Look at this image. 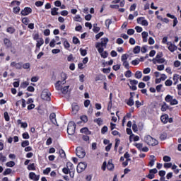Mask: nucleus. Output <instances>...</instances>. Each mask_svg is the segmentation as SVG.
Here are the masks:
<instances>
[{"mask_svg":"<svg viewBox=\"0 0 181 181\" xmlns=\"http://www.w3.org/2000/svg\"><path fill=\"white\" fill-rule=\"evenodd\" d=\"M108 42L109 40L107 37H103L101 38L100 42L95 43V47L98 49V53H102V52H104V49H107Z\"/></svg>","mask_w":181,"mask_h":181,"instance_id":"obj_1","label":"nucleus"},{"mask_svg":"<svg viewBox=\"0 0 181 181\" xmlns=\"http://www.w3.org/2000/svg\"><path fill=\"white\" fill-rule=\"evenodd\" d=\"M144 141L149 146H156V145L159 144V141H158L156 139H154L151 135L144 136Z\"/></svg>","mask_w":181,"mask_h":181,"instance_id":"obj_2","label":"nucleus"},{"mask_svg":"<svg viewBox=\"0 0 181 181\" xmlns=\"http://www.w3.org/2000/svg\"><path fill=\"white\" fill-rule=\"evenodd\" d=\"M61 80H62V81H58L55 83L56 90H60L62 88V86H60V84H66V80H67V74H66V73H61Z\"/></svg>","mask_w":181,"mask_h":181,"instance_id":"obj_3","label":"nucleus"},{"mask_svg":"<svg viewBox=\"0 0 181 181\" xmlns=\"http://www.w3.org/2000/svg\"><path fill=\"white\" fill-rule=\"evenodd\" d=\"M76 133V123L74 122H69L67 127L68 135H74Z\"/></svg>","mask_w":181,"mask_h":181,"instance_id":"obj_4","label":"nucleus"},{"mask_svg":"<svg viewBox=\"0 0 181 181\" xmlns=\"http://www.w3.org/2000/svg\"><path fill=\"white\" fill-rule=\"evenodd\" d=\"M52 93L48 90H44L41 93V98L45 101H50Z\"/></svg>","mask_w":181,"mask_h":181,"instance_id":"obj_5","label":"nucleus"},{"mask_svg":"<svg viewBox=\"0 0 181 181\" xmlns=\"http://www.w3.org/2000/svg\"><path fill=\"white\" fill-rule=\"evenodd\" d=\"M76 154L78 158H80V159H83L84 156H86V151L84 149L81 147H77L76 148Z\"/></svg>","mask_w":181,"mask_h":181,"instance_id":"obj_6","label":"nucleus"},{"mask_svg":"<svg viewBox=\"0 0 181 181\" xmlns=\"http://www.w3.org/2000/svg\"><path fill=\"white\" fill-rule=\"evenodd\" d=\"M86 168H87V163L81 162L78 164L76 170L78 173H81V172H83V170H86Z\"/></svg>","mask_w":181,"mask_h":181,"instance_id":"obj_7","label":"nucleus"},{"mask_svg":"<svg viewBox=\"0 0 181 181\" xmlns=\"http://www.w3.org/2000/svg\"><path fill=\"white\" fill-rule=\"evenodd\" d=\"M129 83L131 86L129 85V89L132 90V91H136L138 90V88L136 87V84H138V81L135 79H129Z\"/></svg>","mask_w":181,"mask_h":181,"instance_id":"obj_8","label":"nucleus"},{"mask_svg":"<svg viewBox=\"0 0 181 181\" xmlns=\"http://www.w3.org/2000/svg\"><path fill=\"white\" fill-rule=\"evenodd\" d=\"M32 8L30 7H25L24 9H23L21 11V15L22 16H28V15H30L32 13Z\"/></svg>","mask_w":181,"mask_h":181,"instance_id":"obj_9","label":"nucleus"},{"mask_svg":"<svg viewBox=\"0 0 181 181\" xmlns=\"http://www.w3.org/2000/svg\"><path fill=\"white\" fill-rule=\"evenodd\" d=\"M168 49L169 51L171 52V53H173V52H175V50H177V46L173 44L172 42H167Z\"/></svg>","mask_w":181,"mask_h":181,"instance_id":"obj_10","label":"nucleus"},{"mask_svg":"<svg viewBox=\"0 0 181 181\" xmlns=\"http://www.w3.org/2000/svg\"><path fill=\"white\" fill-rule=\"evenodd\" d=\"M22 65H23L22 62L16 63V62H13L10 64L11 67H15L17 70H21Z\"/></svg>","mask_w":181,"mask_h":181,"instance_id":"obj_11","label":"nucleus"},{"mask_svg":"<svg viewBox=\"0 0 181 181\" xmlns=\"http://www.w3.org/2000/svg\"><path fill=\"white\" fill-rule=\"evenodd\" d=\"M71 108H72V114L76 115V113L78 112V110H80V106H78L77 103H74L71 105Z\"/></svg>","mask_w":181,"mask_h":181,"instance_id":"obj_12","label":"nucleus"},{"mask_svg":"<svg viewBox=\"0 0 181 181\" xmlns=\"http://www.w3.org/2000/svg\"><path fill=\"white\" fill-rule=\"evenodd\" d=\"M166 16L168 18H170V19H173V28H175V26H176V25H177V23H179V21H177V18H176L174 15H172L170 13H167Z\"/></svg>","mask_w":181,"mask_h":181,"instance_id":"obj_13","label":"nucleus"},{"mask_svg":"<svg viewBox=\"0 0 181 181\" xmlns=\"http://www.w3.org/2000/svg\"><path fill=\"white\" fill-rule=\"evenodd\" d=\"M49 119L54 125H57L59 127V124H57V120L56 119V113L52 112L49 115Z\"/></svg>","mask_w":181,"mask_h":181,"instance_id":"obj_14","label":"nucleus"},{"mask_svg":"<svg viewBox=\"0 0 181 181\" xmlns=\"http://www.w3.org/2000/svg\"><path fill=\"white\" fill-rule=\"evenodd\" d=\"M29 177L31 179V180L33 181H39L40 175H37L35 173L31 172L29 173Z\"/></svg>","mask_w":181,"mask_h":181,"instance_id":"obj_15","label":"nucleus"},{"mask_svg":"<svg viewBox=\"0 0 181 181\" xmlns=\"http://www.w3.org/2000/svg\"><path fill=\"white\" fill-rule=\"evenodd\" d=\"M162 57H163V52H158L156 57L152 59L153 64H156V61L158 60L159 59H162Z\"/></svg>","mask_w":181,"mask_h":181,"instance_id":"obj_16","label":"nucleus"},{"mask_svg":"<svg viewBox=\"0 0 181 181\" xmlns=\"http://www.w3.org/2000/svg\"><path fill=\"white\" fill-rule=\"evenodd\" d=\"M169 119V115L168 114H165L161 115L160 117V121L163 122V124H168Z\"/></svg>","mask_w":181,"mask_h":181,"instance_id":"obj_17","label":"nucleus"},{"mask_svg":"<svg viewBox=\"0 0 181 181\" xmlns=\"http://www.w3.org/2000/svg\"><path fill=\"white\" fill-rule=\"evenodd\" d=\"M4 45L6 46V47L7 49H9V47H12V42H11L10 39L4 38Z\"/></svg>","mask_w":181,"mask_h":181,"instance_id":"obj_18","label":"nucleus"},{"mask_svg":"<svg viewBox=\"0 0 181 181\" xmlns=\"http://www.w3.org/2000/svg\"><path fill=\"white\" fill-rule=\"evenodd\" d=\"M44 43H45V40H43V38H40L39 40H37V44H36L37 49H38V50H40V47L42 46V45H44Z\"/></svg>","mask_w":181,"mask_h":181,"instance_id":"obj_19","label":"nucleus"},{"mask_svg":"<svg viewBox=\"0 0 181 181\" xmlns=\"http://www.w3.org/2000/svg\"><path fill=\"white\" fill-rule=\"evenodd\" d=\"M57 11H59L58 8L54 7V8H51V15L52 16H56L59 15V12H57Z\"/></svg>","mask_w":181,"mask_h":181,"instance_id":"obj_20","label":"nucleus"},{"mask_svg":"<svg viewBox=\"0 0 181 181\" xmlns=\"http://www.w3.org/2000/svg\"><path fill=\"white\" fill-rule=\"evenodd\" d=\"M107 169L108 170H114V165L112 164V160H110L107 165Z\"/></svg>","mask_w":181,"mask_h":181,"instance_id":"obj_21","label":"nucleus"},{"mask_svg":"<svg viewBox=\"0 0 181 181\" xmlns=\"http://www.w3.org/2000/svg\"><path fill=\"white\" fill-rule=\"evenodd\" d=\"M17 124L18 125L21 124V128H28V123L26 122H22V120L18 119L17 120Z\"/></svg>","mask_w":181,"mask_h":181,"instance_id":"obj_22","label":"nucleus"},{"mask_svg":"<svg viewBox=\"0 0 181 181\" xmlns=\"http://www.w3.org/2000/svg\"><path fill=\"white\" fill-rule=\"evenodd\" d=\"M135 78H137L139 80L140 78H142V71H136L134 74Z\"/></svg>","mask_w":181,"mask_h":181,"instance_id":"obj_23","label":"nucleus"},{"mask_svg":"<svg viewBox=\"0 0 181 181\" xmlns=\"http://www.w3.org/2000/svg\"><path fill=\"white\" fill-rule=\"evenodd\" d=\"M141 36H142L143 42H148V33L147 32L144 31L141 33Z\"/></svg>","mask_w":181,"mask_h":181,"instance_id":"obj_24","label":"nucleus"},{"mask_svg":"<svg viewBox=\"0 0 181 181\" xmlns=\"http://www.w3.org/2000/svg\"><path fill=\"white\" fill-rule=\"evenodd\" d=\"M21 22L23 23V25L28 26V25H29V22H30V20H29V18L28 17H24L21 19Z\"/></svg>","mask_w":181,"mask_h":181,"instance_id":"obj_25","label":"nucleus"},{"mask_svg":"<svg viewBox=\"0 0 181 181\" xmlns=\"http://www.w3.org/2000/svg\"><path fill=\"white\" fill-rule=\"evenodd\" d=\"M16 31V30L15 29V28L13 27H8L6 29V32L8 33H10L11 35H13V33Z\"/></svg>","mask_w":181,"mask_h":181,"instance_id":"obj_26","label":"nucleus"},{"mask_svg":"<svg viewBox=\"0 0 181 181\" xmlns=\"http://www.w3.org/2000/svg\"><path fill=\"white\" fill-rule=\"evenodd\" d=\"M104 78H105V76L103 74H100L95 76V81H102Z\"/></svg>","mask_w":181,"mask_h":181,"instance_id":"obj_27","label":"nucleus"},{"mask_svg":"<svg viewBox=\"0 0 181 181\" xmlns=\"http://www.w3.org/2000/svg\"><path fill=\"white\" fill-rule=\"evenodd\" d=\"M11 173H12V169L11 168H6L3 172V175L4 176H8V175H11Z\"/></svg>","mask_w":181,"mask_h":181,"instance_id":"obj_28","label":"nucleus"},{"mask_svg":"<svg viewBox=\"0 0 181 181\" xmlns=\"http://www.w3.org/2000/svg\"><path fill=\"white\" fill-rule=\"evenodd\" d=\"M150 158H151V160L148 163V165H149V166H151V168H152V166H153V165H155V161L156 160V159L153 160V158H155V156H153V155L150 156Z\"/></svg>","mask_w":181,"mask_h":181,"instance_id":"obj_29","label":"nucleus"},{"mask_svg":"<svg viewBox=\"0 0 181 181\" xmlns=\"http://www.w3.org/2000/svg\"><path fill=\"white\" fill-rule=\"evenodd\" d=\"M27 169L28 170H36V166H35V163H30Z\"/></svg>","mask_w":181,"mask_h":181,"instance_id":"obj_30","label":"nucleus"},{"mask_svg":"<svg viewBox=\"0 0 181 181\" xmlns=\"http://www.w3.org/2000/svg\"><path fill=\"white\" fill-rule=\"evenodd\" d=\"M168 108H169V105H168V104H166V103L164 102L161 106L160 110L163 112H165V111H166V110H168Z\"/></svg>","mask_w":181,"mask_h":181,"instance_id":"obj_31","label":"nucleus"},{"mask_svg":"<svg viewBox=\"0 0 181 181\" xmlns=\"http://www.w3.org/2000/svg\"><path fill=\"white\" fill-rule=\"evenodd\" d=\"M140 52H141L140 46L137 45L133 49V53H134V54H138V53H139Z\"/></svg>","mask_w":181,"mask_h":181,"instance_id":"obj_32","label":"nucleus"},{"mask_svg":"<svg viewBox=\"0 0 181 181\" xmlns=\"http://www.w3.org/2000/svg\"><path fill=\"white\" fill-rule=\"evenodd\" d=\"M70 88V86H64L63 87L62 90V94H67L69 93V88Z\"/></svg>","mask_w":181,"mask_h":181,"instance_id":"obj_33","label":"nucleus"},{"mask_svg":"<svg viewBox=\"0 0 181 181\" xmlns=\"http://www.w3.org/2000/svg\"><path fill=\"white\" fill-rule=\"evenodd\" d=\"M99 54H100L101 57H103V59H107L108 57V52L107 51L99 52Z\"/></svg>","mask_w":181,"mask_h":181,"instance_id":"obj_34","label":"nucleus"},{"mask_svg":"<svg viewBox=\"0 0 181 181\" xmlns=\"http://www.w3.org/2000/svg\"><path fill=\"white\" fill-rule=\"evenodd\" d=\"M4 115L5 121H6V122H9V121H11V117H9L8 112H4Z\"/></svg>","mask_w":181,"mask_h":181,"instance_id":"obj_35","label":"nucleus"},{"mask_svg":"<svg viewBox=\"0 0 181 181\" xmlns=\"http://www.w3.org/2000/svg\"><path fill=\"white\" fill-rule=\"evenodd\" d=\"M126 132L127 135H130L129 140L132 141L131 139L132 138V136H134V134H132V130L131 129V128H127Z\"/></svg>","mask_w":181,"mask_h":181,"instance_id":"obj_36","label":"nucleus"},{"mask_svg":"<svg viewBox=\"0 0 181 181\" xmlns=\"http://www.w3.org/2000/svg\"><path fill=\"white\" fill-rule=\"evenodd\" d=\"M173 99V96L170 95H167L165 98V101H166V103H170Z\"/></svg>","mask_w":181,"mask_h":181,"instance_id":"obj_37","label":"nucleus"},{"mask_svg":"<svg viewBox=\"0 0 181 181\" xmlns=\"http://www.w3.org/2000/svg\"><path fill=\"white\" fill-rule=\"evenodd\" d=\"M140 62H141V59L137 58V59L132 61L131 64H132V66H138V64H139Z\"/></svg>","mask_w":181,"mask_h":181,"instance_id":"obj_38","label":"nucleus"},{"mask_svg":"<svg viewBox=\"0 0 181 181\" xmlns=\"http://www.w3.org/2000/svg\"><path fill=\"white\" fill-rule=\"evenodd\" d=\"M13 12L15 15H18V13L21 12V7H19V6L14 7L13 8Z\"/></svg>","mask_w":181,"mask_h":181,"instance_id":"obj_39","label":"nucleus"},{"mask_svg":"<svg viewBox=\"0 0 181 181\" xmlns=\"http://www.w3.org/2000/svg\"><path fill=\"white\" fill-rule=\"evenodd\" d=\"M134 146H136V148H137V149L139 151H142V148L144 146V144L142 143H136L134 144Z\"/></svg>","mask_w":181,"mask_h":181,"instance_id":"obj_40","label":"nucleus"},{"mask_svg":"<svg viewBox=\"0 0 181 181\" xmlns=\"http://www.w3.org/2000/svg\"><path fill=\"white\" fill-rule=\"evenodd\" d=\"M173 81H175L174 83L175 85L177 84V81H179V75L177 74H175L173 77Z\"/></svg>","mask_w":181,"mask_h":181,"instance_id":"obj_41","label":"nucleus"},{"mask_svg":"<svg viewBox=\"0 0 181 181\" xmlns=\"http://www.w3.org/2000/svg\"><path fill=\"white\" fill-rule=\"evenodd\" d=\"M124 76L127 78H129V77H132V71H131V70H128V71H125Z\"/></svg>","mask_w":181,"mask_h":181,"instance_id":"obj_42","label":"nucleus"},{"mask_svg":"<svg viewBox=\"0 0 181 181\" xmlns=\"http://www.w3.org/2000/svg\"><path fill=\"white\" fill-rule=\"evenodd\" d=\"M59 153L61 158H66V152H64V150H63V148L59 150Z\"/></svg>","mask_w":181,"mask_h":181,"instance_id":"obj_43","label":"nucleus"},{"mask_svg":"<svg viewBox=\"0 0 181 181\" xmlns=\"http://www.w3.org/2000/svg\"><path fill=\"white\" fill-rule=\"evenodd\" d=\"M7 168H13L15 166V163L13 161H8L6 163Z\"/></svg>","mask_w":181,"mask_h":181,"instance_id":"obj_44","label":"nucleus"},{"mask_svg":"<svg viewBox=\"0 0 181 181\" xmlns=\"http://www.w3.org/2000/svg\"><path fill=\"white\" fill-rule=\"evenodd\" d=\"M168 138V134L163 133L160 135V141H165Z\"/></svg>","mask_w":181,"mask_h":181,"instance_id":"obj_45","label":"nucleus"},{"mask_svg":"<svg viewBox=\"0 0 181 181\" xmlns=\"http://www.w3.org/2000/svg\"><path fill=\"white\" fill-rule=\"evenodd\" d=\"M94 122L98 124V125H103V119L101 118H98L94 119Z\"/></svg>","mask_w":181,"mask_h":181,"instance_id":"obj_46","label":"nucleus"},{"mask_svg":"<svg viewBox=\"0 0 181 181\" xmlns=\"http://www.w3.org/2000/svg\"><path fill=\"white\" fill-rule=\"evenodd\" d=\"M172 84H173V81H172V80H170V79H168L165 82V85L167 87H170V86H172Z\"/></svg>","mask_w":181,"mask_h":181,"instance_id":"obj_47","label":"nucleus"},{"mask_svg":"<svg viewBox=\"0 0 181 181\" xmlns=\"http://www.w3.org/2000/svg\"><path fill=\"white\" fill-rule=\"evenodd\" d=\"M129 55L127 54H122L121 57L122 62H127L128 60Z\"/></svg>","mask_w":181,"mask_h":181,"instance_id":"obj_48","label":"nucleus"},{"mask_svg":"<svg viewBox=\"0 0 181 181\" xmlns=\"http://www.w3.org/2000/svg\"><path fill=\"white\" fill-rule=\"evenodd\" d=\"M21 146L23 148H26V146H29V141L28 140L23 141L21 143Z\"/></svg>","mask_w":181,"mask_h":181,"instance_id":"obj_49","label":"nucleus"},{"mask_svg":"<svg viewBox=\"0 0 181 181\" xmlns=\"http://www.w3.org/2000/svg\"><path fill=\"white\" fill-rule=\"evenodd\" d=\"M64 47L65 49H70V43L67 40L64 41Z\"/></svg>","mask_w":181,"mask_h":181,"instance_id":"obj_50","label":"nucleus"},{"mask_svg":"<svg viewBox=\"0 0 181 181\" xmlns=\"http://www.w3.org/2000/svg\"><path fill=\"white\" fill-rule=\"evenodd\" d=\"M0 162H6V156H4L2 153H0Z\"/></svg>","mask_w":181,"mask_h":181,"instance_id":"obj_51","label":"nucleus"},{"mask_svg":"<svg viewBox=\"0 0 181 181\" xmlns=\"http://www.w3.org/2000/svg\"><path fill=\"white\" fill-rule=\"evenodd\" d=\"M81 119L83 121V122L86 123L88 122V117L87 115H82L81 116Z\"/></svg>","mask_w":181,"mask_h":181,"instance_id":"obj_52","label":"nucleus"},{"mask_svg":"<svg viewBox=\"0 0 181 181\" xmlns=\"http://www.w3.org/2000/svg\"><path fill=\"white\" fill-rule=\"evenodd\" d=\"M43 4L44 2L42 1H37L35 3V6H37V8L40 7V6H43Z\"/></svg>","mask_w":181,"mask_h":181,"instance_id":"obj_53","label":"nucleus"},{"mask_svg":"<svg viewBox=\"0 0 181 181\" xmlns=\"http://www.w3.org/2000/svg\"><path fill=\"white\" fill-rule=\"evenodd\" d=\"M108 132V127L107 126H104L102 129H101V134H103V135H104L106 132Z\"/></svg>","mask_w":181,"mask_h":181,"instance_id":"obj_54","label":"nucleus"},{"mask_svg":"<svg viewBox=\"0 0 181 181\" xmlns=\"http://www.w3.org/2000/svg\"><path fill=\"white\" fill-rule=\"evenodd\" d=\"M127 105H129V107H132V105H134V99L129 98V99L128 100V101L127 102Z\"/></svg>","mask_w":181,"mask_h":181,"instance_id":"obj_55","label":"nucleus"},{"mask_svg":"<svg viewBox=\"0 0 181 181\" xmlns=\"http://www.w3.org/2000/svg\"><path fill=\"white\" fill-rule=\"evenodd\" d=\"M81 17L80 16V15H76L75 17H74V21L75 22H81Z\"/></svg>","mask_w":181,"mask_h":181,"instance_id":"obj_56","label":"nucleus"},{"mask_svg":"<svg viewBox=\"0 0 181 181\" xmlns=\"http://www.w3.org/2000/svg\"><path fill=\"white\" fill-rule=\"evenodd\" d=\"M22 67L25 69H30V63L27 62L25 64H23Z\"/></svg>","mask_w":181,"mask_h":181,"instance_id":"obj_57","label":"nucleus"},{"mask_svg":"<svg viewBox=\"0 0 181 181\" xmlns=\"http://www.w3.org/2000/svg\"><path fill=\"white\" fill-rule=\"evenodd\" d=\"M170 105H177L179 104V101L176 99H172L171 102H170Z\"/></svg>","mask_w":181,"mask_h":181,"instance_id":"obj_58","label":"nucleus"},{"mask_svg":"<svg viewBox=\"0 0 181 181\" xmlns=\"http://www.w3.org/2000/svg\"><path fill=\"white\" fill-rule=\"evenodd\" d=\"M156 63H158V64H162L165 63V58H160V59H157L156 61Z\"/></svg>","mask_w":181,"mask_h":181,"instance_id":"obj_59","label":"nucleus"},{"mask_svg":"<svg viewBox=\"0 0 181 181\" xmlns=\"http://www.w3.org/2000/svg\"><path fill=\"white\" fill-rule=\"evenodd\" d=\"M111 23H112V21L111 20L107 19L105 21V25L107 29H110V25H111Z\"/></svg>","mask_w":181,"mask_h":181,"instance_id":"obj_60","label":"nucleus"},{"mask_svg":"<svg viewBox=\"0 0 181 181\" xmlns=\"http://www.w3.org/2000/svg\"><path fill=\"white\" fill-rule=\"evenodd\" d=\"M28 86H29V83H28V82H26V81L23 82V83H21V88H26V87H28Z\"/></svg>","mask_w":181,"mask_h":181,"instance_id":"obj_61","label":"nucleus"},{"mask_svg":"<svg viewBox=\"0 0 181 181\" xmlns=\"http://www.w3.org/2000/svg\"><path fill=\"white\" fill-rule=\"evenodd\" d=\"M81 56H86L87 55V49H84L83 48L80 49Z\"/></svg>","mask_w":181,"mask_h":181,"instance_id":"obj_62","label":"nucleus"},{"mask_svg":"<svg viewBox=\"0 0 181 181\" xmlns=\"http://www.w3.org/2000/svg\"><path fill=\"white\" fill-rule=\"evenodd\" d=\"M163 160L164 162H170L171 158H170V157L168 156H163Z\"/></svg>","mask_w":181,"mask_h":181,"instance_id":"obj_63","label":"nucleus"},{"mask_svg":"<svg viewBox=\"0 0 181 181\" xmlns=\"http://www.w3.org/2000/svg\"><path fill=\"white\" fill-rule=\"evenodd\" d=\"M177 89L178 95H181V83L177 85Z\"/></svg>","mask_w":181,"mask_h":181,"instance_id":"obj_64","label":"nucleus"}]
</instances>
